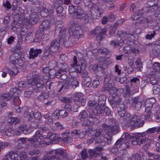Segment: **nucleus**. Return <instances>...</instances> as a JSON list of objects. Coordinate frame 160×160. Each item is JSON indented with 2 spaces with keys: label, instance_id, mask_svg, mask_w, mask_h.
Wrapping results in <instances>:
<instances>
[{
  "label": "nucleus",
  "instance_id": "obj_45",
  "mask_svg": "<svg viewBox=\"0 0 160 160\" xmlns=\"http://www.w3.org/2000/svg\"><path fill=\"white\" fill-rule=\"evenodd\" d=\"M19 156L21 160H27L28 157L26 152L24 151L20 152L19 154Z\"/></svg>",
  "mask_w": 160,
  "mask_h": 160
},
{
  "label": "nucleus",
  "instance_id": "obj_4",
  "mask_svg": "<svg viewBox=\"0 0 160 160\" xmlns=\"http://www.w3.org/2000/svg\"><path fill=\"white\" fill-rule=\"evenodd\" d=\"M48 154L53 155L52 156H46L43 158V160H55L56 156L59 155L63 157H68V153L64 149H58L50 150Z\"/></svg>",
  "mask_w": 160,
  "mask_h": 160
},
{
  "label": "nucleus",
  "instance_id": "obj_60",
  "mask_svg": "<svg viewBox=\"0 0 160 160\" xmlns=\"http://www.w3.org/2000/svg\"><path fill=\"white\" fill-rule=\"evenodd\" d=\"M72 98H70L63 97L62 99V101L65 103H70L71 102Z\"/></svg>",
  "mask_w": 160,
  "mask_h": 160
},
{
  "label": "nucleus",
  "instance_id": "obj_48",
  "mask_svg": "<svg viewBox=\"0 0 160 160\" xmlns=\"http://www.w3.org/2000/svg\"><path fill=\"white\" fill-rule=\"evenodd\" d=\"M48 97V94L45 93H43L41 94L38 97V99L41 101H42Z\"/></svg>",
  "mask_w": 160,
  "mask_h": 160
},
{
  "label": "nucleus",
  "instance_id": "obj_15",
  "mask_svg": "<svg viewBox=\"0 0 160 160\" xmlns=\"http://www.w3.org/2000/svg\"><path fill=\"white\" fill-rule=\"evenodd\" d=\"M149 7L148 8L147 10L149 12H152L154 10L156 11L154 12V15L155 17H160V8H158L155 5H151L149 2L148 3Z\"/></svg>",
  "mask_w": 160,
  "mask_h": 160
},
{
  "label": "nucleus",
  "instance_id": "obj_23",
  "mask_svg": "<svg viewBox=\"0 0 160 160\" xmlns=\"http://www.w3.org/2000/svg\"><path fill=\"white\" fill-rule=\"evenodd\" d=\"M118 115L120 117L124 116L126 113L125 108L124 104L122 103L119 105L118 109Z\"/></svg>",
  "mask_w": 160,
  "mask_h": 160
},
{
  "label": "nucleus",
  "instance_id": "obj_29",
  "mask_svg": "<svg viewBox=\"0 0 160 160\" xmlns=\"http://www.w3.org/2000/svg\"><path fill=\"white\" fill-rule=\"evenodd\" d=\"M100 29L99 27H96L95 29L92 31L90 32L91 35H97L96 38L97 40H99L100 39Z\"/></svg>",
  "mask_w": 160,
  "mask_h": 160
},
{
  "label": "nucleus",
  "instance_id": "obj_31",
  "mask_svg": "<svg viewBox=\"0 0 160 160\" xmlns=\"http://www.w3.org/2000/svg\"><path fill=\"white\" fill-rule=\"evenodd\" d=\"M46 138H49L52 140L53 142L54 141H58V137L55 133H48L47 137Z\"/></svg>",
  "mask_w": 160,
  "mask_h": 160
},
{
  "label": "nucleus",
  "instance_id": "obj_30",
  "mask_svg": "<svg viewBox=\"0 0 160 160\" xmlns=\"http://www.w3.org/2000/svg\"><path fill=\"white\" fill-rule=\"evenodd\" d=\"M75 103L74 104L73 107H72V112H76L77 111V109L80 107V105L82 106H84V102H82L80 103L77 101H74Z\"/></svg>",
  "mask_w": 160,
  "mask_h": 160
},
{
  "label": "nucleus",
  "instance_id": "obj_56",
  "mask_svg": "<svg viewBox=\"0 0 160 160\" xmlns=\"http://www.w3.org/2000/svg\"><path fill=\"white\" fill-rule=\"evenodd\" d=\"M14 132V131L11 129H7L5 131V134L8 137H10L12 135Z\"/></svg>",
  "mask_w": 160,
  "mask_h": 160
},
{
  "label": "nucleus",
  "instance_id": "obj_64",
  "mask_svg": "<svg viewBox=\"0 0 160 160\" xmlns=\"http://www.w3.org/2000/svg\"><path fill=\"white\" fill-rule=\"evenodd\" d=\"M71 84L72 86L77 87L78 86L79 82L76 79H74L71 81Z\"/></svg>",
  "mask_w": 160,
  "mask_h": 160
},
{
  "label": "nucleus",
  "instance_id": "obj_49",
  "mask_svg": "<svg viewBox=\"0 0 160 160\" xmlns=\"http://www.w3.org/2000/svg\"><path fill=\"white\" fill-rule=\"evenodd\" d=\"M63 25L62 24H58L56 26V29L55 31V33L58 35V33H59L62 30V29L63 28Z\"/></svg>",
  "mask_w": 160,
  "mask_h": 160
},
{
  "label": "nucleus",
  "instance_id": "obj_10",
  "mask_svg": "<svg viewBox=\"0 0 160 160\" xmlns=\"http://www.w3.org/2000/svg\"><path fill=\"white\" fill-rule=\"evenodd\" d=\"M77 58L75 56L73 57V62L71 64V67L69 69V72H76L80 73L82 72V67L79 64H77Z\"/></svg>",
  "mask_w": 160,
  "mask_h": 160
},
{
  "label": "nucleus",
  "instance_id": "obj_21",
  "mask_svg": "<svg viewBox=\"0 0 160 160\" xmlns=\"http://www.w3.org/2000/svg\"><path fill=\"white\" fill-rule=\"evenodd\" d=\"M61 40L60 39H57L53 40L51 44V47L53 48L54 49L55 52L58 51L60 47V43Z\"/></svg>",
  "mask_w": 160,
  "mask_h": 160
},
{
  "label": "nucleus",
  "instance_id": "obj_53",
  "mask_svg": "<svg viewBox=\"0 0 160 160\" xmlns=\"http://www.w3.org/2000/svg\"><path fill=\"white\" fill-rule=\"evenodd\" d=\"M34 117L36 120H38L39 122H41L42 116L40 112H36L34 113Z\"/></svg>",
  "mask_w": 160,
  "mask_h": 160
},
{
  "label": "nucleus",
  "instance_id": "obj_24",
  "mask_svg": "<svg viewBox=\"0 0 160 160\" xmlns=\"http://www.w3.org/2000/svg\"><path fill=\"white\" fill-rule=\"evenodd\" d=\"M74 101H77L80 103L83 102H84V105H85L86 101L83 98V94L82 93L77 92L74 94Z\"/></svg>",
  "mask_w": 160,
  "mask_h": 160
},
{
  "label": "nucleus",
  "instance_id": "obj_2",
  "mask_svg": "<svg viewBox=\"0 0 160 160\" xmlns=\"http://www.w3.org/2000/svg\"><path fill=\"white\" fill-rule=\"evenodd\" d=\"M142 119H143V118ZM124 122L128 127H131L132 129L136 127H142L144 124L143 120L140 118L139 117L135 115L131 117L129 114L125 117Z\"/></svg>",
  "mask_w": 160,
  "mask_h": 160
},
{
  "label": "nucleus",
  "instance_id": "obj_58",
  "mask_svg": "<svg viewBox=\"0 0 160 160\" xmlns=\"http://www.w3.org/2000/svg\"><path fill=\"white\" fill-rule=\"evenodd\" d=\"M59 115L61 117L64 118L67 116L68 112L64 110H61L58 111Z\"/></svg>",
  "mask_w": 160,
  "mask_h": 160
},
{
  "label": "nucleus",
  "instance_id": "obj_47",
  "mask_svg": "<svg viewBox=\"0 0 160 160\" xmlns=\"http://www.w3.org/2000/svg\"><path fill=\"white\" fill-rule=\"evenodd\" d=\"M88 150L87 149H84L82 150L81 152V154L82 158L83 159H86L88 157Z\"/></svg>",
  "mask_w": 160,
  "mask_h": 160
},
{
  "label": "nucleus",
  "instance_id": "obj_16",
  "mask_svg": "<svg viewBox=\"0 0 160 160\" xmlns=\"http://www.w3.org/2000/svg\"><path fill=\"white\" fill-rule=\"evenodd\" d=\"M69 132H65L62 133V134L60 138L64 142L66 143H71L72 141V138L69 136Z\"/></svg>",
  "mask_w": 160,
  "mask_h": 160
},
{
  "label": "nucleus",
  "instance_id": "obj_8",
  "mask_svg": "<svg viewBox=\"0 0 160 160\" xmlns=\"http://www.w3.org/2000/svg\"><path fill=\"white\" fill-rule=\"evenodd\" d=\"M18 55L17 54H14L11 55L10 57V62L12 64L14 65L15 68H22L24 64V61L20 58L18 57L16 58V55Z\"/></svg>",
  "mask_w": 160,
  "mask_h": 160
},
{
  "label": "nucleus",
  "instance_id": "obj_42",
  "mask_svg": "<svg viewBox=\"0 0 160 160\" xmlns=\"http://www.w3.org/2000/svg\"><path fill=\"white\" fill-rule=\"evenodd\" d=\"M79 28H75L72 30L73 35L76 36V38L79 39L81 36L82 34L80 33Z\"/></svg>",
  "mask_w": 160,
  "mask_h": 160
},
{
  "label": "nucleus",
  "instance_id": "obj_25",
  "mask_svg": "<svg viewBox=\"0 0 160 160\" xmlns=\"http://www.w3.org/2000/svg\"><path fill=\"white\" fill-rule=\"evenodd\" d=\"M143 14V9L139 10L137 12L132 16V18L134 20H137L140 18Z\"/></svg>",
  "mask_w": 160,
  "mask_h": 160
},
{
  "label": "nucleus",
  "instance_id": "obj_38",
  "mask_svg": "<svg viewBox=\"0 0 160 160\" xmlns=\"http://www.w3.org/2000/svg\"><path fill=\"white\" fill-rule=\"evenodd\" d=\"M8 73L10 76H13L18 73V70L17 68L15 67H13L11 69L8 68Z\"/></svg>",
  "mask_w": 160,
  "mask_h": 160
},
{
  "label": "nucleus",
  "instance_id": "obj_6",
  "mask_svg": "<svg viewBox=\"0 0 160 160\" xmlns=\"http://www.w3.org/2000/svg\"><path fill=\"white\" fill-rule=\"evenodd\" d=\"M146 135L145 133L138 134L135 137V139H134L131 141L132 143L134 145L137 144L140 145L145 142L147 143H148V139L145 137Z\"/></svg>",
  "mask_w": 160,
  "mask_h": 160
},
{
  "label": "nucleus",
  "instance_id": "obj_7",
  "mask_svg": "<svg viewBox=\"0 0 160 160\" xmlns=\"http://www.w3.org/2000/svg\"><path fill=\"white\" fill-rule=\"evenodd\" d=\"M76 13L74 14V18L79 19L84 23L89 22V19L88 15L81 8L78 7L77 8V11Z\"/></svg>",
  "mask_w": 160,
  "mask_h": 160
},
{
  "label": "nucleus",
  "instance_id": "obj_12",
  "mask_svg": "<svg viewBox=\"0 0 160 160\" xmlns=\"http://www.w3.org/2000/svg\"><path fill=\"white\" fill-rule=\"evenodd\" d=\"M130 140H126L124 138H122L118 140L115 143V145L117 147L126 148L129 146V145L131 142Z\"/></svg>",
  "mask_w": 160,
  "mask_h": 160
},
{
  "label": "nucleus",
  "instance_id": "obj_1",
  "mask_svg": "<svg viewBox=\"0 0 160 160\" xmlns=\"http://www.w3.org/2000/svg\"><path fill=\"white\" fill-rule=\"evenodd\" d=\"M21 93V91L17 88H12L10 90V93L4 94L1 97L0 100L6 101H9L13 97V102L15 105L19 106L21 103V101L19 98V94Z\"/></svg>",
  "mask_w": 160,
  "mask_h": 160
},
{
  "label": "nucleus",
  "instance_id": "obj_19",
  "mask_svg": "<svg viewBox=\"0 0 160 160\" xmlns=\"http://www.w3.org/2000/svg\"><path fill=\"white\" fill-rule=\"evenodd\" d=\"M66 29L64 28L59 33H58V35L60 39L64 43H65L69 38L67 36L66 34Z\"/></svg>",
  "mask_w": 160,
  "mask_h": 160
},
{
  "label": "nucleus",
  "instance_id": "obj_52",
  "mask_svg": "<svg viewBox=\"0 0 160 160\" xmlns=\"http://www.w3.org/2000/svg\"><path fill=\"white\" fill-rule=\"evenodd\" d=\"M33 137L36 138L40 139L41 140H42L43 139L46 138V137H44L42 136V134L40 133L39 131L36 132L35 134L34 135Z\"/></svg>",
  "mask_w": 160,
  "mask_h": 160
},
{
  "label": "nucleus",
  "instance_id": "obj_35",
  "mask_svg": "<svg viewBox=\"0 0 160 160\" xmlns=\"http://www.w3.org/2000/svg\"><path fill=\"white\" fill-rule=\"evenodd\" d=\"M81 65L82 66V70L81 73H82L84 76L88 74L87 72L83 71L86 67V61L84 59H81L80 60Z\"/></svg>",
  "mask_w": 160,
  "mask_h": 160
},
{
  "label": "nucleus",
  "instance_id": "obj_18",
  "mask_svg": "<svg viewBox=\"0 0 160 160\" xmlns=\"http://www.w3.org/2000/svg\"><path fill=\"white\" fill-rule=\"evenodd\" d=\"M34 79L36 81V85L38 88H43L44 87V82L40 79V76L38 75L34 76Z\"/></svg>",
  "mask_w": 160,
  "mask_h": 160
},
{
  "label": "nucleus",
  "instance_id": "obj_40",
  "mask_svg": "<svg viewBox=\"0 0 160 160\" xmlns=\"http://www.w3.org/2000/svg\"><path fill=\"white\" fill-rule=\"evenodd\" d=\"M110 114L109 109L107 107H105L102 110L101 109V114L103 116L109 115Z\"/></svg>",
  "mask_w": 160,
  "mask_h": 160
},
{
  "label": "nucleus",
  "instance_id": "obj_37",
  "mask_svg": "<svg viewBox=\"0 0 160 160\" xmlns=\"http://www.w3.org/2000/svg\"><path fill=\"white\" fill-rule=\"evenodd\" d=\"M59 68L63 73H66L68 70V67L67 64L61 63L59 65Z\"/></svg>",
  "mask_w": 160,
  "mask_h": 160
},
{
  "label": "nucleus",
  "instance_id": "obj_41",
  "mask_svg": "<svg viewBox=\"0 0 160 160\" xmlns=\"http://www.w3.org/2000/svg\"><path fill=\"white\" fill-rule=\"evenodd\" d=\"M40 14L43 17H46L48 15H50L49 10L46 8H42V10L40 12Z\"/></svg>",
  "mask_w": 160,
  "mask_h": 160
},
{
  "label": "nucleus",
  "instance_id": "obj_54",
  "mask_svg": "<svg viewBox=\"0 0 160 160\" xmlns=\"http://www.w3.org/2000/svg\"><path fill=\"white\" fill-rule=\"evenodd\" d=\"M10 120L9 121V122L11 123L16 124L18 123L20 121L19 118L16 117L10 118Z\"/></svg>",
  "mask_w": 160,
  "mask_h": 160
},
{
  "label": "nucleus",
  "instance_id": "obj_43",
  "mask_svg": "<svg viewBox=\"0 0 160 160\" xmlns=\"http://www.w3.org/2000/svg\"><path fill=\"white\" fill-rule=\"evenodd\" d=\"M103 56H101V62H103L102 64V66H101V68L103 69L107 68V65L106 62L107 60V58L104 56L103 58H101Z\"/></svg>",
  "mask_w": 160,
  "mask_h": 160
},
{
  "label": "nucleus",
  "instance_id": "obj_26",
  "mask_svg": "<svg viewBox=\"0 0 160 160\" xmlns=\"http://www.w3.org/2000/svg\"><path fill=\"white\" fill-rule=\"evenodd\" d=\"M117 96L115 97V95L114 97H110L109 98V100H111V102L112 104H114L115 105L119 104L121 102V99L119 96Z\"/></svg>",
  "mask_w": 160,
  "mask_h": 160
},
{
  "label": "nucleus",
  "instance_id": "obj_3",
  "mask_svg": "<svg viewBox=\"0 0 160 160\" xmlns=\"http://www.w3.org/2000/svg\"><path fill=\"white\" fill-rule=\"evenodd\" d=\"M102 127L107 133L105 135L103 138L108 141V143L110 144L112 140V138L110 135L117 133L118 132V127L116 125H111L108 126L105 124H102Z\"/></svg>",
  "mask_w": 160,
  "mask_h": 160
},
{
  "label": "nucleus",
  "instance_id": "obj_14",
  "mask_svg": "<svg viewBox=\"0 0 160 160\" xmlns=\"http://www.w3.org/2000/svg\"><path fill=\"white\" fill-rule=\"evenodd\" d=\"M100 132L99 129L96 130V132L94 134V140H95V143L96 145V144H98L99 145L100 142ZM94 142V139L92 138L91 139H88L87 140V143L88 144H90Z\"/></svg>",
  "mask_w": 160,
  "mask_h": 160
},
{
  "label": "nucleus",
  "instance_id": "obj_22",
  "mask_svg": "<svg viewBox=\"0 0 160 160\" xmlns=\"http://www.w3.org/2000/svg\"><path fill=\"white\" fill-rule=\"evenodd\" d=\"M133 105L136 110H139L142 105L141 101L140 99L136 97L133 100Z\"/></svg>",
  "mask_w": 160,
  "mask_h": 160
},
{
  "label": "nucleus",
  "instance_id": "obj_27",
  "mask_svg": "<svg viewBox=\"0 0 160 160\" xmlns=\"http://www.w3.org/2000/svg\"><path fill=\"white\" fill-rule=\"evenodd\" d=\"M6 157L7 158H9L11 160H15L18 159V155L14 152H8L6 155Z\"/></svg>",
  "mask_w": 160,
  "mask_h": 160
},
{
  "label": "nucleus",
  "instance_id": "obj_28",
  "mask_svg": "<svg viewBox=\"0 0 160 160\" xmlns=\"http://www.w3.org/2000/svg\"><path fill=\"white\" fill-rule=\"evenodd\" d=\"M27 126L25 125H22L20 126V127L16 129L15 131V133L17 135H19L21 132H23L24 133V132Z\"/></svg>",
  "mask_w": 160,
  "mask_h": 160
},
{
  "label": "nucleus",
  "instance_id": "obj_62",
  "mask_svg": "<svg viewBox=\"0 0 160 160\" xmlns=\"http://www.w3.org/2000/svg\"><path fill=\"white\" fill-rule=\"evenodd\" d=\"M92 124V122L89 120L86 119L82 123V125L83 126H89L91 125Z\"/></svg>",
  "mask_w": 160,
  "mask_h": 160
},
{
  "label": "nucleus",
  "instance_id": "obj_17",
  "mask_svg": "<svg viewBox=\"0 0 160 160\" xmlns=\"http://www.w3.org/2000/svg\"><path fill=\"white\" fill-rule=\"evenodd\" d=\"M111 94H112V97H114L115 94L118 96L120 95L123 91L122 89L120 88L118 89H117L115 87H112L108 90Z\"/></svg>",
  "mask_w": 160,
  "mask_h": 160
},
{
  "label": "nucleus",
  "instance_id": "obj_20",
  "mask_svg": "<svg viewBox=\"0 0 160 160\" xmlns=\"http://www.w3.org/2000/svg\"><path fill=\"white\" fill-rule=\"evenodd\" d=\"M96 148L93 150H88L90 157H94L95 155H98L100 153V147L99 145H96Z\"/></svg>",
  "mask_w": 160,
  "mask_h": 160
},
{
  "label": "nucleus",
  "instance_id": "obj_55",
  "mask_svg": "<svg viewBox=\"0 0 160 160\" xmlns=\"http://www.w3.org/2000/svg\"><path fill=\"white\" fill-rule=\"evenodd\" d=\"M58 111H55L51 115L52 118L53 120H57L59 118Z\"/></svg>",
  "mask_w": 160,
  "mask_h": 160
},
{
  "label": "nucleus",
  "instance_id": "obj_34",
  "mask_svg": "<svg viewBox=\"0 0 160 160\" xmlns=\"http://www.w3.org/2000/svg\"><path fill=\"white\" fill-rule=\"evenodd\" d=\"M75 7L72 4H70L68 7V11L70 15L74 18V14L76 13L77 11V8L75 9Z\"/></svg>",
  "mask_w": 160,
  "mask_h": 160
},
{
  "label": "nucleus",
  "instance_id": "obj_44",
  "mask_svg": "<svg viewBox=\"0 0 160 160\" xmlns=\"http://www.w3.org/2000/svg\"><path fill=\"white\" fill-rule=\"evenodd\" d=\"M91 84V79L89 78H86L82 81V85L86 87L89 86Z\"/></svg>",
  "mask_w": 160,
  "mask_h": 160
},
{
  "label": "nucleus",
  "instance_id": "obj_5",
  "mask_svg": "<svg viewBox=\"0 0 160 160\" xmlns=\"http://www.w3.org/2000/svg\"><path fill=\"white\" fill-rule=\"evenodd\" d=\"M51 26L50 22L48 20H45L42 22L39 27V29L37 30L36 33V37L38 39H41L44 35V31L49 29Z\"/></svg>",
  "mask_w": 160,
  "mask_h": 160
},
{
  "label": "nucleus",
  "instance_id": "obj_57",
  "mask_svg": "<svg viewBox=\"0 0 160 160\" xmlns=\"http://www.w3.org/2000/svg\"><path fill=\"white\" fill-rule=\"evenodd\" d=\"M100 84L99 78H95L93 81L92 83L93 86L94 88H97Z\"/></svg>",
  "mask_w": 160,
  "mask_h": 160
},
{
  "label": "nucleus",
  "instance_id": "obj_46",
  "mask_svg": "<svg viewBox=\"0 0 160 160\" xmlns=\"http://www.w3.org/2000/svg\"><path fill=\"white\" fill-rule=\"evenodd\" d=\"M133 157L136 160H145L146 159L145 156L139 155L138 153L135 154Z\"/></svg>",
  "mask_w": 160,
  "mask_h": 160
},
{
  "label": "nucleus",
  "instance_id": "obj_13",
  "mask_svg": "<svg viewBox=\"0 0 160 160\" xmlns=\"http://www.w3.org/2000/svg\"><path fill=\"white\" fill-rule=\"evenodd\" d=\"M42 50L40 49H34L33 48H30L29 52L28 58L29 59H34L38 57V55L41 53Z\"/></svg>",
  "mask_w": 160,
  "mask_h": 160
},
{
  "label": "nucleus",
  "instance_id": "obj_39",
  "mask_svg": "<svg viewBox=\"0 0 160 160\" xmlns=\"http://www.w3.org/2000/svg\"><path fill=\"white\" fill-rule=\"evenodd\" d=\"M67 82H66V84H65V85H63L61 82H59L58 83V87L60 88V89L58 90L59 92H60L61 90L63 88L64 89H67L69 88V86L70 85V83H69V82L68 81H67Z\"/></svg>",
  "mask_w": 160,
  "mask_h": 160
},
{
  "label": "nucleus",
  "instance_id": "obj_50",
  "mask_svg": "<svg viewBox=\"0 0 160 160\" xmlns=\"http://www.w3.org/2000/svg\"><path fill=\"white\" fill-rule=\"evenodd\" d=\"M119 155L122 158H125L127 157V152L126 149H122L120 150Z\"/></svg>",
  "mask_w": 160,
  "mask_h": 160
},
{
  "label": "nucleus",
  "instance_id": "obj_9",
  "mask_svg": "<svg viewBox=\"0 0 160 160\" xmlns=\"http://www.w3.org/2000/svg\"><path fill=\"white\" fill-rule=\"evenodd\" d=\"M88 106L89 112L92 111L95 115L100 114V106L99 104L97 103L95 101H89Z\"/></svg>",
  "mask_w": 160,
  "mask_h": 160
},
{
  "label": "nucleus",
  "instance_id": "obj_32",
  "mask_svg": "<svg viewBox=\"0 0 160 160\" xmlns=\"http://www.w3.org/2000/svg\"><path fill=\"white\" fill-rule=\"evenodd\" d=\"M152 53L155 57H158L160 55V45L155 46L152 49Z\"/></svg>",
  "mask_w": 160,
  "mask_h": 160
},
{
  "label": "nucleus",
  "instance_id": "obj_63",
  "mask_svg": "<svg viewBox=\"0 0 160 160\" xmlns=\"http://www.w3.org/2000/svg\"><path fill=\"white\" fill-rule=\"evenodd\" d=\"M78 134L79 132L76 130H73L71 133V136L75 138L78 137Z\"/></svg>",
  "mask_w": 160,
  "mask_h": 160
},
{
  "label": "nucleus",
  "instance_id": "obj_51",
  "mask_svg": "<svg viewBox=\"0 0 160 160\" xmlns=\"http://www.w3.org/2000/svg\"><path fill=\"white\" fill-rule=\"evenodd\" d=\"M88 117V114L85 110L82 111L81 112L78 116L79 118L81 120L86 118Z\"/></svg>",
  "mask_w": 160,
  "mask_h": 160
},
{
  "label": "nucleus",
  "instance_id": "obj_61",
  "mask_svg": "<svg viewBox=\"0 0 160 160\" xmlns=\"http://www.w3.org/2000/svg\"><path fill=\"white\" fill-rule=\"evenodd\" d=\"M152 68L155 70H157L160 68V63L158 62H155L153 64Z\"/></svg>",
  "mask_w": 160,
  "mask_h": 160
},
{
  "label": "nucleus",
  "instance_id": "obj_36",
  "mask_svg": "<svg viewBox=\"0 0 160 160\" xmlns=\"http://www.w3.org/2000/svg\"><path fill=\"white\" fill-rule=\"evenodd\" d=\"M66 73H63L62 71L60 69L55 74V75L58 78H61L62 79H65L66 78V76L65 75Z\"/></svg>",
  "mask_w": 160,
  "mask_h": 160
},
{
  "label": "nucleus",
  "instance_id": "obj_11",
  "mask_svg": "<svg viewBox=\"0 0 160 160\" xmlns=\"http://www.w3.org/2000/svg\"><path fill=\"white\" fill-rule=\"evenodd\" d=\"M156 100L154 98L148 99L146 100L145 102V112H148V114L150 117L151 116V113L150 111L152 108L153 104H154Z\"/></svg>",
  "mask_w": 160,
  "mask_h": 160
},
{
  "label": "nucleus",
  "instance_id": "obj_33",
  "mask_svg": "<svg viewBox=\"0 0 160 160\" xmlns=\"http://www.w3.org/2000/svg\"><path fill=\"white\" fill-rule=\"evenodd\" d=\"M28 141L30 142L32 146L37 147L39 145V141L36 138H29Z\"/></svg>",
  "mask_w": 160,
  "mask_h": 160
},
{
  "label": "nucleus",
  "instance_id": "obj_59",
  "mask_svg": "<svg viewBox=\"0 0 160 160\" xmlns=\"http://www.w3.org/2000/svg\"><path fill=\"white\" fill-rule=\"evenodd\" d=\"M38 19L35 18V17H32L28 20L29 23L32 24H36L37 22Z\"/></svg>",
  "mask_w": 160,
  "mask_h": 160
}]
</instances>
